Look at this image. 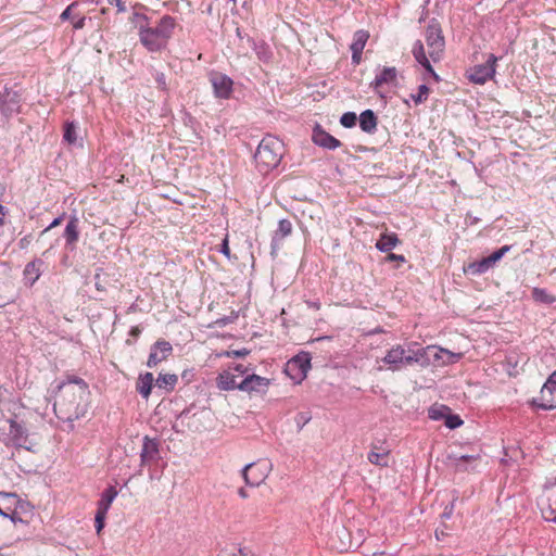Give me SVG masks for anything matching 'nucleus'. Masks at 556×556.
<instances>
[{
    "label": "nucleus",
    "instance_id": "obj_29",
    "mask_svg": "<svg viewBox=\"0 0 556 556\" xmlns=\"http://www.w3.org/2000/svg\"><path fill=\"white\" fill-rule=\"evenodd\" d=\"M493 265L489 261V257H484L479 262H473L468 265V271L473 275H479L485 273Z\"/></svg>",
    "mask_w": 556,
    "mask_h": 556
},
{
    "label": "nucleus",
    "instance_id": "obj_45",
    "mask_svg": "<svg viewBox=\"0 0 556 556\" xmlns=\"http://www.w3.org/2000/svg\"><path fill=\"white\" fill-rule=\"evenodd\" d=\"M240 556H255L254 553H252L249 548L243 547L238 549Z\"/></svg>",
    "mask_w": 556,
    "mask_h": 556
},
{
    "label": "nucleus",
    "instance_id": "obj_21",
    "mask_svg": "<svg viewBox=\"0 0 556 556\" xmlns=\"http://www.w3.org/2000/svg\"><path fill=\"white\" fill-rule=\"evenodd\" d=\"M400 243V239L396 233L383 232L376 242V248L381 252H390Z\"/></svg>",
    "mask_w": 556,
    "mask_h": 556
},
{
    "label": "nucleus",
    "instance_id": "obj_6",
    "mask_svg": "<svg viewBox=\"0 0 556 556\" xmlns=\"http://www.w3.org/2000/svg\"><path fill=\"white\" fill-rule=\"evenodd\" d=\"M250 371V367L243 364H230L224 368L216 377V387L220 391L239 390V377H244V374Z\"/></svg>",
    "mask_w": 556,
    "mask_h": 556
},
{
    "label": "nucleus",
    "instance_id": "obj_39",
    "mask_svg": "<svg viewBox=\"0 0 556 556\" xmlns=\"http://www.w3.org/2000/svg\"><path fill=\"white\" fill-rule=\"evenodd\" d=\"M445 424L448 428L454 429L459 427L463 424V420L458 416H450Z\"/></svg>",
    "mask_w": 556,
    "mask_h": 556
},
{
    "label": "nucleus",
    "instance_id": "obj_35",
    "mask_svg": "<svg viewBox=\"0 0 556 556\" xmlns=\"http://www.w3.org/2000/svg\"><path fill=\"white\" fill-rule=\"evenodd\" d=\"M105 511H101L97 509L96 517H94V527L98 534L101 533L102 529L104 528V520L106 518Z\"/></svg>",
    "mask_w": 556,
    "mask_h": 556
},
{
    "label": "nucleus",
    "instance_id": "obj_2",
    "mask_svg": "<svg viewBox=\"0 0 556 556\" xmlns=\"http://www.w3.org/2000/svg\"><path fill=\"white\" fill-rule=\"evenodd\" d=\"M135 16L139 20L138 36L140 43L149 52L154 53L165 50L177 27L176 18L166 14L159 20L156 25L151 26L147 15L136 13Z\"/></svg>",
    "mask_w": 556,
    "mask_h": 556
},
{
    "label": "nucleus",
    "instance_id": "obj_8",
    "mask_svg": "<svg viewBox=\"0 0 556 556\" xmlns=\"http://www.w3.org/2000/svg\"><path fill=\"white\" fill-rule=\"evenodd\" d=\"M270 380L254 372L247 371L240 380L239 391L249 395L265 394L269 388Z\"/></svg>",
    "mask_w": 556,
    "mask_h": 556
},
{
    "label": "nucleus",
    "instance_id": "obj_49",
    "mask_svg": "<svg viewBox=\"0 0 556 556\" xmlns=\"http://www.w3.org/2000/svg\"><path fill=\"white\" fill-rule=\"evenodd\" d=\"M238 494H239L242 498H247V497L249 496L248 492H247L243 488L239 489Z\"/></svg>",
    "mask_w": 556,
    "mask_h": 556
},
{
    "label": "nucleus",
    "instance_id": "obj_16",
    "mask_svg": "<svg viewBox=\"0 0 556 556\" xmlns=\"http://www.w3.org/2000/svg\"><path fill=\"white\" fill-rule=\"evenodd\" d=\"M7 444L20 447H27V433L25 428L15 420H9Z\"/></svg>",
    "mask_w": 556,
    "mask_h": 556
},
{
    "label": "nucleus",
    "instance_id": "obj_38",
    "mask_svg": "<svg viewBox=\"0 0 556 556\" xmlns=\"http://www.w3.org/2000/svg\"><path fill=\"white\" fill-rule=\"evenodd\" d=\"M384 262H397L400 264H403L406 262V258L404 255H401V254H395V253H389L386 257H384Z\"/></svg>",
    "mask_w": 556,
    "mask_h": 556
},
{
    "label": "nucleus",
    "instance_id": "obj_47",
    "mask_svg": "<svg viewBox=\"0 0 556 556\" xmlns=\"http://www.w3.org/2000/svg\"><path fill=\"white\" fill-rule=\"evenodd\" d=\"M114 1H115V5L117 7L119 12L125 11V9H126L125 3L122 0H114Z\"/></svg>",
    "mask_w": 556,
    "mask_h": 556
},
{
    "label": "nucleus",
    "instance_id": "obj_15",
    "mask_svg": "<svg viewBox=\"0 0 556 556\" xmlns=\"http://www.w3.org/2000/svg\"><path fill=\"white\" fill-rule=\"evenodd\" d=\"M311 368L309 358L295 356L287 363L286 372L294 380L302 381Z\"/></svg>",
    "mask_w": 556,
    "mask_h": 556
},
{
    "label": "nucleus",
    "instance_id": "obj_18",
    "mask_svg": "<svg viewBox=\"0 0 556 556\" xmlns=\"http://www.w3.org/2000/svg\"><path fill=\"white\" fill-rule=\"evenodd\" d=\"M160 445L159 442L154 439H150L149 437H144L142 450L140 454L141 464L148 465L154 463L160 457Z\"/></svg>",
    "mask_w": 556,
    "mask_h": 556
},
{
    "label": "nucleus",
    "instance_id": "obj_9",
    "mask_svg": "<svg viewBox=\"0 0 556 556\" xmlns=\"http://www.w3.org/2000/svg\"><path fill=\"white\" fill-rule=\"evenodd\" d=\"M270 467L268 462H257L247 465L242 470L245 483L251 486H258L268 477Z\"/></svg>",
    "mask_w": 556,
    "mask_h": 556
},
{
    "label": "nucleus",
    "instance_id": "obj_36",
    "mask_svg": "<svg viewBox=\"0 0 556 556\" xmlns=\"http://www.w3.org/2000/svg\"><path fill=\"white\" fill-rule=\"evenodd\" d=\"M508 250H509V247L504 245L501 249H498L497 251L493 252L491 255H489L488 257H489V261L491 262V264L494 265L496 262H498Z\"/></svg>",
    "mask_w": 556,
    "mask_h": 556
},
{
    "label": "nucleus",
    "instance_id": "obj_13",
    "mask_svg": "<svg viewBox=\"0 0 556 556\" xmlns=\"http://www.w3.org/2000/svg\"><path fill=\"white\" fill-rule=\"evenodd\" d=\"M173 353L172 344L163 339L157 340L150 350L147 361V366L150 368L156 367L162 362L166 361Z\"/></svg>",
    "mask_w": 556,
    "mask_h": 556
},
{
    "label": "nucleus",
    "instance_id": "obj_28",
    "mask_svg": "<svg viewBox=\"0 0 556 556\" xmlns=\"http://www.w3.org/2000/svg\"><path fill=\"white\" fill-rule=\"evenodd\" d=\"M178 382V377L174 374H160L156 379V386L167 390H173Z\"/></svg>",
    "mask_w": 556,
    "mask_h": 556
},
{
    "label": "nucleus",
    "instance_id": "obj_43",
    "mask_svg": "<svg viewBox=\"0 0 556 556\" xmlns=\"http://www.w3.org/2000/svg\"><path fill=\"white\" fill-rule=\"evenodd\" d=\"M249 354V351L243 349V350H240V351H228L226 352V356H245Z\"/></svg>",
    "mask_w": 556,
    "mask_h": 556
},
{
    "label": "nucleus",
    "instance_id": "obj_10",
    "mask_svg": "<svg viewBox=\"0 0 556 556\" xmlns=\"http://www.w3.org/2000/svg\"><path fill=\"white\" fill-rule=\"evenodd\" d=\"M534 404L545 410L556 408V370L549 375L541 388L540 395L534 400Z\"/></svg>",
    "mask_w": 556,
    "mask_h": 556
},
{
    "label": "nucleus",
    "instance_id": "obj_37",
    "mask_svg": "<svg viewBox=\"0 0 556 556\" xmlns=\"http://www.w3.org/2000/svg\"><path fill=\"white\" fill-rule=\"evenodd\" d=\"M24 274L26 276H34L33 280L38 279V277H39L38 264L36 262L28 263L25 267Z\"/></svg>",
    "mask_w": 556,
    "mask_h": 556
},
{
    "label": "nucleus",
    "instance_id": "obj_42",
    "mask_svg": "<svg viewBox=\"0 0 556 556\" xmlns=\"http://www.w3.org/2000/svg\"><path fill=\"white\" fill-rule=\"evenodd\" d=\"M84 26H85V17L84 16H79V17L73 20V27L75 29H81V28H84Z\"/></svg>",
    "mask_w": 556,
    "mask_h": 556
},
{
    "label": "nucleus",
    "instance_id": "obj_40",
    "mask_svg": "<svg viewBox=\"0 0 556 556\" xmlns=\"http://www.w3.org/2000/svg\"><path fill=\"white\" fill-rule=\"evenodd\" d=\"M220 252L228 258H230V248H229V240H228V235H226V237L224 238L223 240V243H222V247H220Z\"/></svg>",
    "mask_w": 556,
    "mask_h": 556
},
{
    "label": "nucleus",
    "instance_id": "obj_41",
    "mask_svg": "<svg viewBox=\"0 0 556 556\" xmlns=\"http://www.w3.org/2000/svg\"><path fill=\"white\" fill-rule=\"evenodd\" d=\"M76 7V3L70 4L60 15L62 21L70 20L73 9Z\"/></svg>",
    "mask_w": 556,
    "mask_h": 556
},
{
    "label": "nucleus",
    "instance_id": "obj_5",
    "mask_svg": "<svg viewBox=\"0 0 556 556\" xmlns=\"http://www.w3.org/2000/svg\"><path fill=\"white\" fill-rule=\"evenodd\" d=\"M422 356L424 353L420 351L405 350L402 345L396 344L388 351L382 362L387 364L390 369L399 370L404 366L417 363Z\"/></svg>",
    "mask_w": 556,
    "mask_h": 556
},
{
    "label": "nucleus",
    "instance_id": "obj_31",
    "mask_svg": "<svg viewBox=\"0 0 556 556\" xmlns=\"http://www.w3.org/2000/svg\"><path fill=\"white\" fill-rule=\"evenodd\" d=\"M479 459V455H462L459 457L455 458V469L457 471H466L467 470V463L477 462Z\"/></svg>",
    "mask_w": 556,
    "mask_h": 556
},
{
    "label": "nucleus",
    "instance_id": "obj_32",
    "mask_svg": "<svg viewBox=\"0 0 556 556\" xmlns=\"http://www.w3.org/2000/svg\"><path fill=\"white\" fill-rule=\"evenodd\" d=\"M292 232V224L289 219H281L278 223V228L276 230V237L283 239L291 235Z\"/></svg>",
    "mask_w": 556,
    "mask_h": 556
},
{
    "label": "nucleus",
    "instance_id": "obj_22",
    "mask_svg": "<svg viewBox=\"0 0 556 556\" xmlns=\"http://www.w3.org/2000/svg\"><path fill=\"white\" fill-rule=\"evenodd\" d=\"M389 451H378L376 445H372L371 451L367 455V459L370 464L379 466V467H388L389 466Z\"/></svg>",
    "mask_w": 556,
    "mask_h": 556
},
{
    "label": "nucleus",
    "instance_id": "obj_14",
    "mask_svg": "<svg viewBox=\"0 0 556 556\" xmlns=\"http://www.w3.org/2000/svg\"><path fill=\"white\" fill-rule=\"evenodd\" d=\"M210 81L217 98L228 99L233 90V81L230 77L222 73H213Z\"/></svg>",
    "mask_w": 556,
    "mask_h": 556
},
{
    "label": "nucleus",
    "instance_id": "obj_3",
    "mask_svg": "<svg viewBox=\"0 0 556 556\" xmlns=\"http://www.w3.org/2000/svg\"><path fill=\"white\" fill-rule=\"evenodd\" d=\"M426 45L429 56H427L425 46L420 40H417L414 43L412 52L415 60L433 77L434 81L438 83L440 81V77L434 72L430 62H439L442 59L445 49V40L439 25L432 24L427 27Z\"/></svg>",
    "mask_w": 556,
    "mask_h": 556
},
{
    "label": "nucleus",
    "instance_id": "obj_19",
    "mask_svg": "<svg viewBox=\"0 0 556 556\" xmlns=\"http://www.w3.org/2000/svg\"><path fill=\"white\" fill-rule=\"evenodd\" d=\"M397 71L395 67H383L381 73L376 76L371 86L378 90L383 85H396Z\"/></svg>",
    "mask_w": 556,
    "mask_h": 556
},
{
    "label": "nucleus",
    "instance_id": "obj_4",
    "mask_svg": "<svg viewBox=\"0 0 556 556\" xmlns=\"http://www.w3.org/2000/svg\"><path fill=\"white\" fill-rule=\"evenodd\" d=\"M282 154V141L275 136L267 135L260 142L254 160L260 172L267 173L278 166Z\"/></svg>",
    "mask_w": 556,
    "mask_h": 556
},
{
    "label": "nucleus",
    "instance_id": "obj_24",
    "mask_svg": "<svg viewBox=\"0 0 556 556\" xmlns=\"http://www.w3.org/2000/svg\"><path fill=\"white\" fill-rule=\"evenodd\" d=\"M64 237L66 240V243L68 245H75L76 242L79 239V229H78V219L76 217H72L70 222L67 223L65 230H64Z\"/></svg>",
    "mask_w": 556,
    "mask_h": 556
},
{
    "label": "nucleus",
    "instance_id": "obj_12",
    "mask_svg": "<svg viewBox=\"0 0 556 556\" xmlns=\"http://www.w3.org/2000/svg\"><path fill=\"white\" fill-rule=\"evenodd\" d=\"M497 58L490 54L484 64L476 65L468 71V79L471 83L483 85L495 75Z\"/></svg>",
    "mask_w": 556,
    "mask_h": 556
},
{
    "label": "nucleus",
    "instance_id": "obj_26",
    "mask_svg": "<svg viewBox=\"0 0 556 556\" xmlns=\"http://www.w3.org/2000/svg\"><path fill=\"white\" fill-rule=\"evenodd\" d=\"M117 496V491L115 488L113 486H110L106 490H104V492L102 493L101 495V498L100 501L98 502V507L97 509L98 510H101V511H105L108 513L111 505H112V502L114 501V498Z\"/></svg>",
    "mask_w": 556,
    "mask_h": 556
},
{
    "label": "nucleus",
    "instance_id": "obj_1",
    "mask_svg": "<svg viewBox=\"0 0 556 556\" xmlns=\"http://www.w3.org/2000/svg\"><path fill=\"white\" fill-rule=\"evenodd\" d=\"M90 405L87 382L79 377H68L59 387L54 412L60 420L73 424L86 416Z\"/></svg>",
    "mask_w": 556,
    "mask_h": 556
},
{
    "label": "nucleus",
    "instance_id": "obj_44",
    "mask_svg": "<svg viewBox=\"0 0 556 556\" xmlns=\"http://www.w3.org/2000/svg\"><path fill=\"white\" fill-rule=\"evenodd\" d=\"M61 223H62V218H61V217L55 218V219H54V220H53V222H52V223H51V224H50V225H49V226H48V227L42 231V233H45V232L49 231L50 229H52V228H54V227H56V226L61 225Z\"/></svg>",
    "mask_w": 556,
    "mask_h": 556
},
{
    "label": "nucleus",
    "instance_id": "obj_46",
    "mask_svg": "<svg viewBox=\"0 0 556 556\" xmlns=\"http://www.w3.org/2000/svg\"><path fill=\"white\" fill-rule=\"evenodd\" d=\"M218 556H237L236 553H235V549L232 551H228V549H223Z\"/></svg>",
    "mask_w": 556,
    "mask_h": 556
},
{
    "label": "nucleus",
    "instance_id": "obj_23",
    "mask_svg": "<svg viewBox=\"0 0 556 556\" xmlns=\"http://www.w3.org/2000/svg\"><path fill=\"white\" fill-rule=\"evenodd\" d=\"M154 377L151 372L140 375L137 381V391L142 397L148 399L151 394Z\"/></svg>",
    "mask_w": 556,
    "mask_h": 556
},
{
    "label": "nucleus",
    "instance_id": "obj_48",
    "mask_svg": "<svg viewBox=\"0 0 556 556\" xmlns=\"http://www.w3.org/2000/svg\"><path fill=\"white\" fill-rule=\"evenodd\" d=\"M140 332H141V330H140V328L138 326L132 327L131 330H130V334L134 336V337L139 336Z\"/></svg>",
    "mask_w": 556,
    "mask_h": 556
},
{
    "label": "nucleus",
    "instance_id": "obj_7",
    "mask_svg": "<svg viewBox=\"0 0 556 556\" xmlns=\"http://www.w3.org/2000/svg\"><path fill=\"white\" fill-rule=\"evenodd\" d=\"M25 506L14 493L0 492V515L10 518L14 523L24 520L20 516V509Z\"/></svg>",
    "mask_w": 556,
    "mask_h": 556
},
{
    "label": "nucleus",
    "instance_id": "obj_30",
    "mask_svg": "<svg viewBox=\"0 0 556 556\" xmlns=\"http://www.w3.org/2000/svg\"><path fill=\"white\" fill-rule=\"evenodd\" d=\"M77 127L74 122H66L64 125V140L70 144L77 141Z\"/></svg>",
    "mask_w": 556,
    "mask_h": 556
},
{
    "label": "nucleus",
    "instance_id": "obj_11",
    "mask_svg": "<svg viewBox=\"0 0 556 556\" xmlns=\"http://www.w3.org/2000/svg\"><path fill=\"white\" fill-rule=\"evenodd\" d=\"M538 506L545 520L556 523V483L543 490Z\"/></svg>",
    "mask_w": 556,
    "mask_h": 556
},
{
    "label": "nucleus",
    "instance_id": "obj_17",
    "mask_svg": "<svg viewBox=\"0 0 556 556\" xmlns=\"http://www.w3.org/2000/svg\"><path fill=\"white\" fill-rule=\"evenodd\" d=\"M369 39V33L365 29H359L354 33L353 41L351 43L352 63L358 65L362 61V53Z\"/></svg>",
    "mask_w": 556,
    "mask_h": 556
},
{
    "label": "nucleus",
    "instance_id": "obj_33",
    "mask_svg": "<svg viewBox=\"0 0 556 556\" xmlns=\"http://www.w3.org/2000/svg\"><path fill=\"white\" fill-rule=\"evenodd\" d=\"M430 89L426 85H420L418 88V92L413 96V100L416 104H420L428 99Z\"/></svg>",
    "mask_w": 556,
    "mask_h": 556
},
{
    "label": "nucleus",
    "instance_id": "obj_20",
    "mask_svg": "<svg viewBox=\"0 0 556 556\" xmlns=\"http://www.w3.org/2000/svg\"><path fill=\"white\" fill-rule=\"evenodd\" d=\"M313 141L317 146L327 148L329 150H334L341 146L340 140L321 129L314 130Z\"/></svg>",
    "mask_w": 556,
    "mask_h": 556
},
{
    "label": "nucleus",
    "instance_id": "obj_27",
    "mask_svg": "<svg viewBox=\"0 0 556 556\" xmlns=\"http://www.w3.org/2000/svg\"><path fill=\"white\" fill-rule=\"evenodd\" d=\"M532 299L535 302L544 303V304H553L556 302V296L548 293L545 289L542 288H533L532 289Z\"/></svg>",
    "mask_w": 556,
    "mask_h": 556
},
{
    "label": "nucleus",
    "instance_id": "obj_50",
    "mask_svg": "<svg viewBox=\"0 0 556 556\" xmlns=\"http://www.w3.org/2000/svg\"><path fill=\"white\" fill-rule=\"evenodd\" d=\"M3 216H4L3 206L0 204V229L3 226Z\"/></svg>",
    "mask_w": 556,
    "mask_h": 556
},
{
    "label": "nucleus",
    "instance_id": "obj_34",
    "mask_svg": "<svg viewBox=\"0 0 556 556\" xmlns=\"http://www.w3.org/2000/svg\"><path fill=\"white\" fill-rule=\"evenodd\" d=\"M357 121L356 114L353 112H346L341 116L340 123L346 128L355 126Z\"/></svg>",
    "mask_w": 556,
    "mask_h": 556
},
{
    "label": "nucleus",
    "instance_id": "obj_25",
    "mask_svg": "<svg viewBox=\"0 0 556 556\" xmlns=\"http://www.w3.org/2000/svg\"><path fill=\"white\" fill-rule=\"evenodd\" d=\"M359 126L365 132H374L377 127V117L371 110H366L361 114Z\"/></svg>",
    "mask_w": 556,
    "mask_h": 556
}]
</instances>
